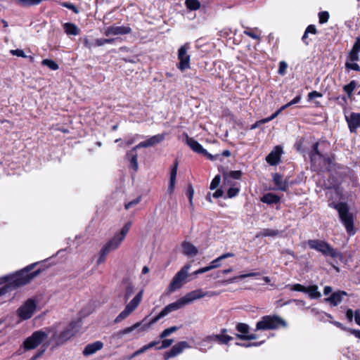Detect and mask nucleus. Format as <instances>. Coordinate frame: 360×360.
Segmentation results:
<instances>
[{
	"label": "nucleus",
	"mask_w": 360,
	"mask_h": 360,
	"mask_svg": "<svg viewBox=\"0 0 360 360\" xmlns=\"http://www.w3.org/2000/svg\"><path fill=\"white\" fill-rule=\"evenodd\" d=\"M234 257V254L232 252L224 253V254L220 255L219 257H218L217 258H216L215 259L212 260L210 263V265H209V266L211 270L213 269L218 268L221 266L220 262L221 260L225 259L229 257Z\"/></svg>",
	"instance_id": "32"
},
{
	"label": "nucleus",
	"mask_w": 360,
	"mask_h": 360,
	"mask_svg": "<svg viewBox=\"0 0 360 360\" xmlns=\"http://www.w3.org/2000/svg\"><path fill=\"white\" fill-rule=\"evenodd\" d=\"M345 295H347L346 292L338 291L332 293L329 297L326 299V301L331 303L333 306H337L342 301Z\"/></svg>",
	"instance_id": "28"
},
{
	"label": "nucleus",
	"mask_w": 360,
	"mask_h": 360,
	"mask_svg": "<svg viewBox=\"0 0 360 360\" xmlns=\"http://www.w3.org/2000/svg\"><path fill=\"white\" fill-rule=\"evenodd\" d=\"M190 45L185 44L178 50V60L179 62L176 65V67L181 72L191 68V56L188 53Z\"/></svg>",
	"instance_id": "10"
},
{
	"label": "nucleus",
	"mask_w": 360,
	"mask_h": 360,
	"mask_svg": "<svg viewBox=\"0 0 360 360\" xmlns=\"http://www.w3.org/2000/svg\"><path fill=\"white\" fill-rule=\"evenodd\" d=\"M259 275V273H254V272H251V273H248V274H240V276H235V277H233V278H231L228 280H226V281H224L222 282V283L224 285H226V284H229V283H233L234 282H236V281L238 278H248V277H253V276H256Z\"/></svg>",
	"instance_id": "38"
},
{
	"label": "nucleus",
	"mask_w": 360,
	"mask_h": 360,
	"mask_svg": "<svg viewBox=\"0 0 360 360\" xmlns=\"http://www.w3.org/2000/svg\"><path fill=\"white\" fill-rule=\"evenodd\" d=\"M178 162L176 160L170 169L169 183L167 188V192L170 194L172 193L174 190Z\"/></svg>",
	"instance_id": "25"
},
{
	"label": "nucleus",
	"mask_w": 360,
	"mask_h": 360,
	"mask_svg": "<svg viewBox=\"0 0 360 360\" xmlns=\"http://www.w3.org/2000/svg\"><path fill=\"white\" fill-rule=\"evenodd\" d=\"M63 29L65 32L68 35H74L76 36L79 34V30L77 26L71 22H66L63 25Z\"/></svg>",
	"instance_id": "33"
},
{
	"label": "nucleus",
	"mask_w": 360,
	"mask_h": 360,
	"mask_svg": "<svg viewBox=\"0 0 360 360\" xmlns=\"http://www.w3.org/2000/svg\"><path fill=\"white\" fill-rule=\"evenodd\" d=\"M288 68V65L285 62L281 61L279 63V68H278V73L281 75H283L285 74L286 70Z\"/></svg>",
	"instance_id": "53"
},
{
	"label": "nucleus",
	"mask_w": 360,
	"mask_h": 360,
	"mask_svg": "<svg viewBox=\"0 0 360 360\" xmlns=\"http://www.w3.org/2000/svg\"><path fill=\"white\" fill-rule=\"evenodd\" d=\"M131 227V223L127 222L124 224V226L122 228L121 231L117 234L120 236L122 239H124L125 236L128 233Z\"/></svg>",
	"instance_id": "44"
},
{
	"label": "nucleus",
	"mask_w": 360,
	"mask_h": 360,
	"mask_svg": "<svg viewBox=\"0 0 360 360\" xmlns=\"http://www.w3.org/2000/svg\"><path fill=\"white\" fill-rule=\"evenodd\" d=\"M43 65L47 66L52 70H56L59 68L58 65L51 59H44L41 61Z\"/></svg>",
	"instance_id": "43"
},
{
	"label": "nucleus",
	"mask_w": 360,
	"mask_h": 360,
	"mask_svg": "<svg viewBox=\"0 0 360 360\" xmlns=\"http://www.w3.org/2000/svg\"><path fill=\"white\" fill-rule=\"evenodd\" d=\"M35 265L36 264H30L15 274L0 278V296L28 283L36 277L39 274V270L29 273Z\"/></svg>",
	"instance_id": "1"
},
{
	"label": "nucleus",
	"mask_w": 360,
	"mask_h": 360,
	"mask_svg": "<svg viewBox=\"0 0 360 360\" xmlns=\"http://www.w3.org/2000/svg\"><path fill=\"white\" fill-rule=\"evenodd\" d=\"M310 248L321 252L326 256H330L333 258H337L340 254L333 248L328 243L319 240H309L307 242Z\"/></svg>",
	"instance_id": "7"
},
{
	"label": "nucleus",
	"mask_w": 360,
	"mask_h": 360,
	"mask_svg": "<svg viewBox=\"0 0 360 360\" xmlns=\"http://www.w3.org/2000/svg\"><path fill=\"white\" fill-rule=\"evenodd\" d=\"M131 32V29L128 26H116L112 25L108 27L104 30L105 36L110 35H123L129 34Z\"/></svg>",
	"instance_id": "15"
},
{
	"label": "nucleus",
	"mask_w": 360,
	"mask_h": 360,
	"mask_svg": "<svg viewBox=\"0 0 360 360\" xmlns=\"http://www.w3.org/2000/svg\"><path fill=\"white\" fill-rule=\"evenodd\" d=\"M219 295V292L217 291L204 292L202 289H196L186 294L183 298L186 304H189L195 300L201 299L205 296L212 297Z\"/></svg>",
	"instance_id": "11"
},
{
	"label": "nucleus",
	"mask_w": 360,
	"mask_h": 360,
	"mask_svg": "<svg viewBox=\"0 0 360 360\" xmlns=\"http://www.w3.org/2000/svg\"><path fill=\"white\" fill-rule=\"evenodd\" d=\"M287 287L293 291H299V292H305V290H306V287H304V285L299 284V283L293 284V285H288Z\"/></svg>",
	"instance_id": "47"
},
{
	"label": "nucleus",
	"mask_w": 360,
	"mask_h": 360,
	"mask_svg": "<svg viewBox=\"0 0 360 360\" xmlns=\"http://www.w3.org/2000/svg\"><path fill=\"white\" fill-rule=\"evenodd\" d=\"M186 304V302L184 301L183 297L178 299L176 301L169 304L166 307H165L162 310V316H167L169 313L174 311L179 310L184 307H185Z\"/></svg>",
	"instance_id": "19"
},
{
	"label": "nucleus",
	"mask_w": 360,
	"mask_h": 360,
	"mask_svg": "<svg viewBox=\"0 0 360 360\" xmlns=\"http://www.w3.org/2000/svg\"><path fill=\"white\" fill-rule=\"evenodd\" d=\"M135 292V285L132 282H127L124 291V298L127 301L130 297Z\"/></svg>",
	"instance_id": "35"
},
{
	"label": "nucleus",
	"mask_w": 360,
	"mask_h": 360,
	"mask_svg": "<svg viewBox=\"0 0 360 360\" xmlns=\"http://www.w3.org/2000/svg\"><path fill=\"white\" fill-rule=\"evenodd\" d=\"M345 120L351 132H356L357 128H360V113L352 112L345 115Z\"/></svg>",
	"instance_id": "17"
},
{
	"label": "nucleus",
	"mask_w": 360,
	"mask_h": 360,
	"mask_svg": "<svg viewBox=\"0 0 360 360\" xmlns=\"http://www.w3.org/2000/svg\"><path fill=\"white\" fill-rule=\"evenodd\" d=\"M141 200V198H138L131 202H129L128 203L125 204V208L127 210L129 209L130 207H131L133 205H137L139 203Z\"/></svg>",
	"instance_id": "60"
},
{
	"label": "nucleus",
	"mask_w": 360,
	"mask_h": 360,
	"mask_svg": "<svg viewBox=\"0 0 360 360\" xmlns=\"http://www.w3.org/2000/svg\"><path fill=\"white\" fill-rule=\"evenodd\" d=\"M139 138V134H134L131 136H128V138L124 141V143H126L127 146L131 145L134 143L136 140Z\"/></svg>",
	"instance_id": "54"
},
{
	"label": "nucleus",
	"mask_w": 360,
	"mask_h": 360,
	"mask_svg": "<svg viewBox=\"0 0 360 360\" xmlns=\"http://www.w3.org/2000/svg\"><path fill=\"white\" fill-rule=\"evenodd\" d=\"M184 255L189 257H193L198 254V248L190 242L184 241L181 244Z\"/></svg>",
	"instance_id": "24"
},
{
	"label": "nucleus",
	"mask_w": 360,
	"mask_h": 360,
	"mask_svg": "<svg viewBox=\"0 0 360 360\" xmlns=\"http://www.w3.org/2000/svg\"><path fill=\"white\" fill-rule=\"evenodd\" d=\"M273 180H274V184L276 186V189L281 190L283 191H285L288 189V182L286 181L283 180V177L280 174H278L277 173L274 174L273 176Z\"/></svg>",
	"instance_id": "31"
},
{
	"label": "nucleus",
	"mask_w": 360,
	"mask_h": 360,
	"mask_svg": "<svg viewBox=\"0 0 360 360\" xmlns=\"http://www.w3.org/2000/svg\"><path fill=\"white\" fill-rule=\"evenodd\" d=\"M354 313L351 309H348L346 311V317L349 322L352 321Z\"/></svg>",
	"instance_id": "63"
},
{
	"label": "nucleus",
	"mask_w": 360,
	"mask_h": 360,
	"mask_svg": "<svg viewBox=\"0 0 360 360\" xmlns=\"http://www.w3.org/2000/svg\"><path fill=\"white\" fill-rule=\"evenodd\" d=\"M329 206L338 211L339 219L345 226L347 233L349 236H354L356 233L354 226V217L349 212L348 205L346 202H340L338 203L331 202Z\"/></svg>",
	"instance_id": "3"
},
{
	"label": "nucleus",
	"mask_w": 360,
	"mask_h": 360,
	"mask_svg": "<svg viewBox=\"0 0 360 360\" xmlns=\"http://www.w3.org/2000/svg\"><path fill=\"white\" fill-rule=\"evenodd\" d=\"M244 34L252 39H259V37L258 35H257L256 34H255L252 31L250 30H246L244 31Z\"/></svg>",
	"instance_id": "61"
},
{
	"label": "nucleus",
	"mask_w": 360,
	"mask_h": 360,
	"mask_svg": "<svg viewBox=\"0 0 360 360\" xmlns=\"http://www.w3.org/2000/svg\"><path fill=\"white\" fill-rule=\"evenodd\" d=\"M226 185L231 186V187L227 191V198H232L236 197L240 191L238 184L235 182L233 184Z\"/></svg>",
	"instance_id": "39"
},
{
	"label": "nucleus",
	"mask_w": 360,
	"mask_h": 360,
	"mask_svg": "<svg viewBox=\"0 0 360 360\" xmlns=\"http://www.w3.org/2000/svg\"><path fill=\"white\" fill-rule=\"evenodd\" d=\"M48 338L46 328L44 330H37L32 333L31 336L27 338L24 342L25 348L27 349H32L39 345Z\"/></svg>",
	"instance_id": "9"
},
{
	"label": "nucleus",
	"mask_w": 360,
	"mask_h": 360,
	"mask_svg": "<svg viewBox=\"0 0 360 360\" xmlns=\"http://www.w3.org/2000/svg\"><path fill=\"white\" fill-rule=\"evenodd\" d=\"M37 309V302L34 299H28L18 309L17 315L21 320L30 319Z\"/></svg>",
	"instance_id": "8"
},
{
	"label": "nucleus",
	"mask_w": 360,
	"mask_h": 360,
	"mask_svg": "<svg viewBox=\"0 0 360 360\" xmlns=\"http://www.w3.org/2000/svg\"><path fill=\"white\" fill-rule=\"evenodd\" d=\"M236 330L240 334H236V337L243 340H255L257 338L256 335L255 334H248L249 333V326L246 323H240L236 325Z\"/></svg>",
	"instance_id": "13"
},
{
	"label": "nucleus",
	"mask_w": 360,
	"mask_h": 360,
	"mask_svg": "<svg viewBox=\"0 0 360 360\" xmlns=\"http://www.w3.org/2000/svg\"><path fill=\"white\" fill-rule=\"evenodd\" d=\"M228 330L226 328H222L219 334H216L217 342L221 345H228L232 340L233 337L228 335Z\"/></svg>",
	"instance_id": "29"
},
{
	"label": "nucleus",
	"mask_w": 360,
	"mask_h": 360,
	"mask_svg": "<svg viewBox=\"0 0 360 360\" xmlns=\"http://www.w3.org/2000/svg\"><path fill=\"white\" fill-rule=\"evenodd\" d=\"M174 340L172 339H165L162 342L161 346L158 347V349H163L169 347L172 343Z\"/></svg>",
	"instance_id": "52"
},
{
	"label": "nucleus",
	"mask_w": 360,
	"mask_h": 360,
	"mask_svg": "<svg viewBox=\"0 0 360 360\" xmlns=\"http://www.w3.org/2000/svg\"><path fill=\"white\" fill-rule=\"evenodd\" d=\"M220 181H221V177L219 175H217L212 181L211 184H210V189L211 190H214L215 188H217L219 184H220Z\"/></svg>",
	"instance_id": "49"
},
{
	"label": "nucleus",
	"mask_w": 360,
	"mask_h": 360,
	"mask_svg": "<svg viewBox=\"0 0 360 360\" xmlns=\"http://www.w3.org/2000/svg\"><path fill=\"white\" fill-rule=\"evenodd\" d=\"M305 292L307 293L311 299L319 298L321 296V292L318 290V286L315 285L306 288Z\"/></svg>",
	"instance_id": "37"
},
{
	"label": "nucleus",
	"mask_w": 360,
	"mask_h": 360,
	"mask_svg": "<svg viewBox=\"0 0 360 360\" xmlns=\"http://www.w3.org/2000/svg\"><path fill=\"white\" fill-rule=\"evenodd\" d=\"M139 148H136V146L132 148L130 150H129L126 154V158L130 163V168H131L134 172H137L139 169V163H138V154L137 150Z\"/></svg>",
	"instance_id": "21"
},
{
	"label": "nucleus",
	"mask_w": 360,
	"mask_h": 360,
	"mask_svg": "<svg viewBox=\"0 0 360 360\" xmlns=\"http://www.w3.org/2000/svg\"><path fill=\"white\" fill-rule=\"evenodd\" d=\"M143 292V289H141L126 305L124 309L115 318L114 321L115 323H120L127 318L139 307L142 301Z\"/></svg>",
	"instance_id": "5"
},
{
	"label": "nucleus",
	"mask_w": 360,
	"mask_h": 360,
	"mask_svg": "<svg viewBox=\"0 0 360 360\" xmlns=\"http://www.w3.org/2000/svg\"><path fill=\"white\" fill-rule=\"evenodd\" d=\"M79 328V323L76 321H72L68 325L54 324L46 328L48 338H49V343L53 344L56 347L60 346L75 336Z\"/></svg>",
	"instance_id": "2"
},
{
	"label": "nucleus",
	"mask_w": 360,
	"mask_h": 360,
	"mask_svg": "<svg viewBox=\"0 0 360 360\" xmlns=\"http://www.w3.org/2000/svg\"><path fill=\"white\" fill-rule=\"evenodd\" d=\"M356 86L357 82L355 80H352L348 84L343 86V90L347 94L348 97L350 98L352 95L353 91L356 88Z\"/></svg>",
	"instance_id": "40"
},
{
	"label": "nucleus",
	"mask_w": 360,
	"mask_h": 360,
	"mask_svg": "<svg viewBox=\"0 0 360 360\" xmlns=\"http://www.w3.org/2000/svg\"><path fill=\"white\" fill-rule=\"evenodd\" d=\"M191 268V264H186L175 274L168 286L169 292H173L183 286L188 276V271Z\"/></svg>",
	"instance_id": "6"
},
{
	"label": "nucleus",
	"mask_w": 360,
	"mask_h": 360,
	"mask_svg": "<svg viewBox=\"0 0 360 360\" xmlns=\"http://www.w3.org/2000/svg\"><path fill=\"white\" fill-rule=\"evenodd\" d=\"M189 344L186 341H181L174 345L172 349L164 355L165 359L168 360L181 354L185 349L189 348Z\"/></svg>",
	"instance_id": "12"
},
{
	"label": "nucleus",
	"mask_w": 360,
	"mask_h": 360,
	"mask_svg": "<svg viewBox=\"0 0 360 360\" xmlns=\"http://www.w3.org/2000/svg\"><path fill=\"white\" fill-rule=\"evenodd\" d=\"M103 347V343L101 341H96L93 343L87 345L84 347L82 354L84 356H90L101 350Z\"/></svg>",
	"instance_id": "23"
},
{
	"label": "nucleus",
	"mask_w": 360,
	"mask_h": 360,
	"mask_svg": "<svg viewBox=\"0 0 360 360\" xmlns=\"http://www.w3.org/2000/svg\"><path fill=\"white\" fill-rule=\"evenodd\" d=\"M146 351V348L144 346H143L141 348H140L139 349L136 350V352H134L129 357V359L131 360L133 358L136 357V356L145 352Z\"/></svg>",
	"instance_id": "58"
},
{
	"label": "nucleus",
	"mask_w": 360,
	"mask_h": 360,
	"mask_svg": "<svg viewBox=\"0 0 360 360\" xmlns=\"http://www.w3.org/2000/svg\"><path fill=\"white\" fill-rule=\"evenodd\" d=\"M242 176V172L240 171H231L229 173L224 174V186H226V184H231L234 182H232L231 179H239Z\"/></svg>",
	"instance_id": "30"
},
{
	"label": "nucleus",
	"mask_w": 360,
	"mask_h": 360,
	"mask_svg": "<svg viewBox=\"0 0 360 360\" xmlns=\"http://www.w3.org/2000/svg\"><path fill=\"white\" fill-rule=\"evenodd\" d=\"M165 138L164 134H159L155 136H153L148 139L147 140L142 141L136 145V148H148L150 146H153L160 142H162Z\"/></svg>",
	"instance_id": "20"
},
{
	"label": "nucleus",
	"mask_w": 360,
	"mask_h": 360,
	"mask_svg": "<svg viewBox=\"0 0 360 360\" xmlns=\"http://www.w3.org/2000/svg\"><path fill=\"white\" fill-rule=\"evenodd\" d=\"M359 53L351 50L348 53L347 60L349 61H358L359 60Z\"/></svg>",
	"instance_id": "48"
},
{
	"label": "nucleus",
	"mask_w": 360,
	"mask_h": 360,
	"mask_svg": "<svg viewBox=\"0 0 360 360\" xmlns=\"http://www.w3.org/2000/svg\"><path fill=\"white\" fill-rule=\"evenodd\" d=\"M319 18L320 23L323 24L328 21V20L329 18V14L326 11H323V12L319 13Z\"/></svg>",
	"instance_id": "50"
},
{
	"label": "nucleus",
	"mask_w": 360,
	"mask_h": 360,
	"mask_svg": "<svg viewBox=\"0 0 360 360\" xmlns=\"http://www.w3.org/2000/svg\"><path fill=\"white\" fill-rule=\"evenodd\" d=\"M141 326V323L138 322L134 324L131 326L127 327L123 330H119L112 335V338L115 340H121L124 338V336L127 334H129L134 331L135 329L139 328Z\"/></svg>",
	"instance_id": "27"
},
{
	"label": "nucleus",
	"mask_w": 360,
	"mask_h": 360,
	"mask_svg": "<svg viewBox=\"0 0 360 360\" xmlns=\"http://www.w3.org/2000/svg\"><path fill=\"white\" fill-rule=\"evenodd\" d=\"M280 233L279 231L271 229H265L256 235L259 237H276Z\"/></svg>",
	"instance_id": "36"
},
{
	"label": "nucleus",
	"mask_w": 360,
	"mask_h": 360,
	"mask_svg": "<svg viewBox=\"0 0 360 360\" xmlns=\"http://www.w3.org/2000/svg\"><path fill=\"white\" fill-rule=\"evenodd\" d=\"M186 304V302L184 301L183 297L178 299L176 301L169 304L166 307H165L162 310V316H167L169 313L174 311L179 310L184 307H185Z\"/></svg>",
	"instance_id": "18"
},
{
	"label": "nucleus",
	"mask_w": 360,
	"mask_h": 360,
	"mask_svg": "<svg viewBox=\"0 0 360 360\" xmlns=\"http://www.w3.org/2000/svg\"><path fill=\"white\" fill-rule=\"evenodd\" d=\"M354 321L356 323L360 326V309H357L354 312Z\"/></svg>",
	"instance_id": "64"
},
{
	"label": "nucleus",
	"mask_w": 360,
	"mask_h": 360,
	"mask_svg": "<svg viewBox=\"0 0 360 360\" xmlns=\"http://www.w3.org/2000/svg\"><path fill=\"white\" fill-rule=\"evenodd\" d=\"M186 143L194 152L202 154L207 156L211 160H214V156L210 154L197 141L193 138H189L187 136Z\"/></svg>",
	"instance_id": "14"
},
{
	"label": "nucleus",
	"mask_w": 360,
	"mask_h": 360,
	"mask_svg": "<svg viewBox=\"0 0 360 360\" xmlns=\"http://www.w3.org/2000/svg\"><path fill=\"white\" fill-rule=\"evenodd\" d=\"M286 326L285 321L278 316H264L257 323L255 330H276Z\"/></svg>",
	"instance_id": "4"
},
{
	"label": "nucleus",
	"mask_w": 360,
	"mask_h": 360,
	"mask_svg": "<svg viewBox=\"0 0 360 360\" xmlns=\"http://www.w3.org/2000/svg\"><path fill=\"white\" fill-rule=\"evenodd\" d=\"M281 113L280 110H278L274 114H272L270 117L263 119V122H269L276 118Z\"/></svg>",
	"instance_id": "59"
},
{
	"label": "nucleus",
	"mask_w": 360,
	"mask_h": 360,
	"mask_svg": "<svg viewBox=\"0 0 360 360\" xmlns=\"http://www.w3.org/2000/svg\"><path fill=\"white\" fill-rule=\"evenodd\" d=\"M261 201L264 203L271 205L278 202L280 201V198L275 194L269 193L262 196Z\"/></svg>",
	"instance_id": "34"
},
{
	"label": "nucleus",
	"mask_w": 360,
	"mask_h": 360,
	"mask_svg": "<svg viewBox=\"0 0 360 360\" xmlns=\"http://www.w3.org/2000/svg\"><path fill=\"white\" fill-rule=\"evenodd\" d=\"M10 53L13 56H16L22 57V58H26L27 57V56L25 54L24 51L22 49L11 50Z\"/></svg>",
	"instance_id": "55"
},
{
	"label": "nucleus",
	"mask_w": 360,
	"mask_h": 360,
	"mask_svg": "<svg viewBox=\"0 0 360 360\" xmlns=\"http://www.w3.org/2000/svg\"><path fill=\"white\" fill-rule=\"evenodd\" d=\"M319 143H315L313 146V151L310 155L311 162L313 165H321L322 160L326 161V159L319 153L318 150Z\"/></svg>",
	"instance_id": "26"
},
{
	"label": "nucleus",
	"mask_w": 360,
	"mask_h": 360,
	"mask_svg": "<svg viewBox=\"0 0 360 360\" xmlns=\"http://www.w3.org/2000/svg\"><path fill=\"white\" fill-rule=\"evenodd\" d=\"M351 50L358 53L360 52V37H356V41Z\"/></svg>",
	"instance_id": "57"
},
{
	"label": "nucleus",
	"mask_w": 360,
	"mask_h": 360,
	"mask_svg": "<svg viewBox=\"0 0 360 360\" xmlns=\"http://www.w3.org/2000/svg\"><path fill=\"white\" fill-rule=\"evenodd\" d=\"M177 330H178V327H176V326H172V327L168 328L162 332V333L160 335V338H165L167 336L172 334V333L176 332Z\"/></svg>",
	"instance_id": "45"
},
{
	"label": "nucleus",
	"mask_w": 360,
	"mask_h": 360,
	"mask_svg": "<svg viewBox=\"0 0 360 360\" xmlns=\"http://www.w3.org/2000/svg\"><path fill=\"white\" fill-rule=\"evenodd\" d=\"M193 195H194L193 188L192 187V186H189L188 188V191H187V195H188V198L189 199V202H190L191 205H193Z\"/></svg>",
	"instance_id": "56"
},
{
	"label": "nucleus",
	"mask_w": 360,
	"mask_h": 360,
	"mask_svg": "<svg viewBox=\"0 0 360 360\" xmlns=\"http://www.w3.org/2000/svg\"><path fill=\"white\" fill-rule=\"evenodd\" d=\"M282 153V148L279 146H276L274 150L266 156V162L271 165H277L280 161V158Z\"/></svg>",
	"instance_id": "22"
},
{
	"label": "nucleus",
	"mask_w": 360,
	"mask_h": 360,
	"mask_svg": "<svg viewBox=\"0 0 360 360\" xmlns=\"http://www.w3.org/2000/svg\"><path fill=\"white\" fill-rule=\"evenodd\" d=\"M186 6L191 11H196L200 8V2L198 0H186Z\"/></svg>",
	"instance_id": "42"
},
{
	"label": "nucleus",
	"mask_w": 360,
	"mask_h": 360,
	"mask_svg": "<svg viewBox=\"0 0 360 360\" xmlns=\"http://www.w3.org/2000/svg\"><path fill=\"white\" fill-rule=\"evenodd\" d=\"M16 4L22 6H32L39 5L43 0H14Z\"/></svg>",
	"instance_id": "41"
},
{
	"label": "nucleus",
	"mask_w": 360,
	"mask_h": 360,
	"mask_svg": "<svg viewBox=\"0 0 360 360\" xmlns=\"http://www.w3.org/2000/svg\"><path fill=\"white\" fill-rule=\"evenodd\" d=\"M124 240L120 236L115 234V236L102 248V256H105L110 252L116 250Z\"/></svg>",
	"instance_id": "16"
},
{
	"label": "nucleus",
	"mask_w": 360,
	"mask_h": 360,
	"mask_svg": "<svg viewBox=\"0 0 360 360\" xmlns=\"http://www.w3.org/2000/svg\"><path fill=\"white\" fill-rule=\"evenodd\" d=\"M354 62L355 61H349V60H347V61L345 63V67L349 70H353L359 72L360 67L357 63H356Z\"/></svg>",
	"instance_id": "46"
},
{
	"label": "nucleus",
	"mask_w": 360,
	"mask_h": 360,
	"mask_svg": "<svg viewBox=\"0 0 360 360\" xmlns=\"http://www.w3.org/2000/svg\"><path fill=\"white\" fill-rule=\"evenodd\" d=\"M305 32L308 34H315L316 33V27L313 25H309Z\"/></svg>",
	"instance_id": "62"
},
{
	"label": "nucleus",
	"mask_w": 360,
	"mask_h": 360,
	"mask_svg": "<svg viewBox=\"0 0 360 360\" xmlns=\"http://www.w3.org/2000/svg\"><path fill=\"white\" fill-rule=\"evenodd\" d=\"M217 342V336H216V334H212V335H210L205 337L202 341V343H211V342Z\"/></svg>",
	"instance_id": "51"
}]
</instances>
